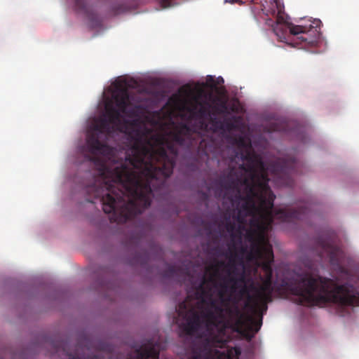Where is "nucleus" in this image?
<instances>
[{
    "instance_id": "f257e3e1",
    "label": "nucleus",
    "mask_w": 359,
    "mask_h": 359,
    "mask_svg": "<svg viewBox=\"0 0 359 359\" xmlns=\"http://www.w3.org/2000/svg\"><path fill=\"white\" fill-rule=\"evenodd\" d=\"M112 97L116 107L107 105L106 114L95 121L87 136L88 149L94 156L90 159L98 170L86 192L100 199L111 222L123 224L150 206L153 189L163 187L172 175L178 156L177 146L208 156L212 142L182 122L174 125L170 139L147 128L136 129L130 134L131 147L124 160L116 161V150L107 141L121 130V114L135 113L128 109L130 95L126 80L117 82Z\"/></svg>"
},
{
    "instance_id": "f03ea898",
    "label": "nucleus",
    "mask_w": 359,
    "mask_h": 359,
    "mask_svg": "<svg viewBox=\"0 0 359 359\" xmlns=\"http://www.w3.org/2000/svg\"><path fill=\"white\" fill-rule=\"evenodd\" d=\"M255 217L252 229L246 238L250 243L248 259L255 260L264 272L259 275L260 283L246 278L244 271L239 273L234 261L235 253L231 251L227 262L217 260L212 266L214 272L209 277L202 276L198 284L192 281L187 269L169 266L163 277L184 282L189 279L192 284L186 299L179 304L178 315L184 322L180 328L189 336L197 335L205 327L210 331L218 328H231L245 333L250 341L261 328L262 316L272 301L273 252L272 245L264 232L269 225L270 217Z\"/></svg>"
},
{
    "instance_id": "7ed1b4c3",
    "label": "nucleus",
    "mask_w": 359,
    "mask_h": 359,
    "mask_svg": "<svg viewBox=\"0 0 359 359\" xmlns=\"http://www.w3.org/2000/svg\"><path fill=\"white\" fill-rule=\"evenodd\" d=\"M241 158L243 163L238 168L229 167L219 179L220 185L226 191L235 192V196L231 199L238 210L236 221L239 223L237 226L234 222L229 219L225 222V229L232 238L236 237L238 232L241 238V230L247 220L250 219V228L252 229L251 221L255 217L264 216V213L270 217L269 225L264 234L272 228L274 220L283 222H290L297 220H304L311 215V210L305 205L298 209L281 208L275 210L273 201L276 196L269 186V178L266 165L259 155L255 153L251 148L241 153ZM247 240V238H245Z\"/></svg>"
},
{
    "instance_id": "20e7f679",
    "label": "nucleus",
    "mask_w": 359,
    "mask_h": 359,
    "mask_svg": "<svg viewBox=\"0 0 359 359\" xmlns=\"http://www.w3.org/2000/svg\"><path fill=\"white\" fill-rule=\"evenodd\" d=\"M297 304L306 306H334L339 316L351 314L359 306V291L348 283L338 284L334 280L319 275H306L290 287Z\"/></svg>"
},
{
    "instance_id": "39448f33",
    "label": "nucleus",
    "mask_w": 359,
    "mask_h": 359,
    "mask_svg": "<svg viewBox=\"0 0 359 359\" xmlns=\"http://www.w3.org/2000/svg\"><path fill=\"white\" fill-rule=\"evenodd\" d=\"M320 20H315L313 24L289 27L290 33L293 36V43L299 48L307 49L315 47L320 38Z\"/></svg>"
},
{
    "instance_id": "423d86ee",
    "label": "nucleus",
    "mask_w": 359,
    "mask_h": 359,
    "mask_svg": "<svg viewBox=\"0 0 359 359\" xmlns=\"http://www.w3.org/2000/svg\"><path fill=\"white\" fill-rule=\"evenodd\" d=\"M300 162L294 158H279L270 166L274 184L278 187H292V175L299 172Z\"/></svg>"
},
{
    "instance_id": "0eeeda50",
    "label": "nucleus",
    "mask_w": 359,
    "mask_h": 359,
    "mask_svg": "<svg viewBox=\"0 0 359 359\" xmlns=\"http://www.w3.org/2000/svg\"><path fill=\"white\" fill-rule=\"evenodd\" d=\"M316 252L321 261L327 260L331 265L339 271L345 272L344 268L341 264V259L344 252L338 247L334 239L331 238H318L316 243Z\"/></svg>"
},
{
    "instance_id": "6e6552de",
    "label": "nucleus",
    "mask_w": 359,
    "mask_h": 359,
    "mask_svg": "<svg viewBox=\"0 0 359 359\" xmlns=\"http://www.w3.org/2000/svg\"><path fill=\"white\" fill-rule=\"evenodd\" d=\"M200 96H196L185 107V109L190 114L192 118L201 119L203 121L209 119L213 130H221L222 126V121L218 119L215 116H212V111H210L211 104L206 100H201Z\"/></svg>"
},
{
    "instance_id": "1a4fd4ad",
    "label": "nucleus",
    "mask_w": 359,
    "mask_h": 359,
    "mask_svg": "<svg viewBox=\"0 0 359 359\" xmlns=\"http://www.w3.org/2000/svg\"><path fill=\"white\" fill-rule=\"evenodd\" d=\"M219 343L216 336L205 337L194 350L191 359H231L230 355L216 348Z\"/></svg>"
},
{
    "instance_id": "9d476101",
    "label": "nucleus",
    "mask_w": 359,
    "mask_h": 359,
    "mask_svg": "<svg viewBox=\"0 0 359 359\" xmlns=\"http://www.w3.org/2000/svg\"><path fill=\"white\" fill-rule=\"evenodd\" d=\"M161 344L154 339L147 340L135 350L137 359H159ZM90 359H104L99 353Z\"/></svg>"
},
{
    "instance_id": "9b49d317",
    "label": "nucleus",
    "mask_w": 359,
    "mask_h": 359,
    "mask_svg": "<svg viewBox=\"0 0 359 359\" xmlns=\"http://www.w3.org/2000/svg\"><path fill=\"white\" fill-rule=\"evenodd\" d=\"M199 95H201L200 98H201L202 93H200L197 96ZM204 97L203 100L208 101L211 104L210 111L212 110V114L214 116L228 113L227 100L226 99L218 96L213 97L211 94H204Z\"/></svg>"
},
{
    "instance_id": "f8f14e48",
    "label": "nucleus",
    "mask_w": 359,
    "mask_h": 359,
    "mask_svg": "<svg viewBox=\"0 0 359 359\" xmlns=\"http://www.w3.org/2000/svg\"><path fill=\"white\" fill-rule=\"evenodd\" d=\"M77 11L83 13L89 20L93 27L101 26L102 21L97 14L93 13L91 7L88 6L86 0H74Z\"/></svg>"
},
{
    "instance_id": "ddd939ff",
    "label": "nucleus",
    "mask_w": 359,
    "mask_h": 359,
    "mask_svg": "<svg viewBox=\"0 0 359 359\" xmlns=\"http://www.w3.org/2000/svg\"><path fill=\"white\" fill-rule=\"evenodd\" d=\"M240 117L233 116L231 118L224 119L222 121V126L221 130L231 132L238 128V123Z\"/></svg>"
},
{
    "instance_id": "4468645a",
    "label": "nucleus",
    "mask_w": 359,
    "mask_h": 359,
    "mask_svg": "<svg viewBox=\"0 0 359 359\" xmlns=\"http://www.w3.org/2000/svg\"><path fill=\"white\" fill-rule=\"evenodd\" d=\"M288 124L287 122L283 121H276L272 122L269 124L267 131L269 133L273 132H283L287 133L288 132Z\"/></svg>"
},
{
    "instance_id": "2eb2a0df",
    "label": "nucleus",
    "mask_w": 359,
    "mask_h": 359,
    "mask_svg": "<svg viewBox=\"0 0 359 359\" xmlns=\"http://www.w3.org/2000/svg\"><path fill=\"white\" fill-rule=\"evenodd\" d=\"M130 10V7L124 4L114 5L111 8V12L113 15H118Z\"/></svg>"
},
{
    "instance_id": "dca6fc26",
    "label": "nucleus",
    "mask_w": 359,
    "mask_h": 359,
    "mask_svg": "<svg viewBox=\"0 0 359 359\" xmlns=\"http://www.w3.org/2000/svg\"><path fill=\"white\" fill-rule=\"evenodd\" d=\"M172 0H160V4L162 8H166L172 6Z\"/></svg>"
},
{
    "instance_id": "f3484780",
    "label": "nucleus",
    "mask_w": 359,
    "mask_h": 359,
    "mask_svg": "<svg viewBox=\"0 0 359 359\" xmlns=\"http://www.w3.org/2000/svg\"><path fill=\"white\" fill-rule=\"evenodd\" d=\"M207 83H208L210 84H213V86H215L214 77L212 76H207Z\"/></svg>"
},
{
    "instance_id": "a211bd4d",
    "label": "nucleus",
    "mask_w": 359,
    "mask_h": 359,
    "mask_svg": "<svg viewBox=\"0 0 359 359\" xmlns=\"http://www.w3.org/2000/svg\"><path fill=\"white\" fill-rule=\"evenodd\" d=\"M101 349L104 351L110 352L111 351V347L109 346L101 344Z\"/></svg>"
},
{
    "instance_id": "6ab92c4d",
    "label": "nucleus",
    "mask_w": 359,
    "mask_h": 359,
    "mask_svg": "<svg viewBox=\"0 0 359 359\" xmlns=\"http://www.w3.org/2000/svg\"><path fill=\"white\" fill-rule=\"evenodd\" d=\"M246 251H247V248L246 247H242L241 248V252L243 253H245Z\"/></svg>"
},
{
    "instance_id": "aec40b11",
    "label": "nucleus",
    "mask_w": 359,
    "mask_h": 359,
    "mask_svg": "<svg viewBox=\"0 0 359 359\" xmlns=\"http://www.w3.org/2000/svg\"><path fill=\"white\" fill-rule=\"evenodd\" d=\"M235 352H236V355H240L241 354V351H240L239 348L235 349Z\"/></svg>"
},
{
    "instance_id": "412c9836",
    "label": "nucleus",
    "mask_w": 359,
    "mask_h": 359,
    "mask_svg": "<svg viewBox=\"0 0 359 359\" xmlns=\"http://www.w3.org/2000/svg\"><path fill=\"white\" fill-rule=\"evenodd\" d=\"M68 359H80V358L78 357H76V356H71Z\"/></svg>"
},
{
    "instance_id": "4be33fe9",
    "label": "nucleus",
    "mask_w": 359,
    "mask_h": 359,
    "mask_svg": "<svg viewBox=\"0 0 359 359\" xmlns=\"http://www.w3.org/2000/svg\"><path fill=\"white\" fill-rule=\"evenodd\" d=\"M221 80L223 81V78H221V79H219V81H221Z\"/></svg>"
},
{
    "instance_id": "5701e85b",
    "label": "nucleus",
    "mask_w": 359,
    "mask_h": 359,
    "mask_svg": "<svg viewBox=\"0 0 359 359\" xmlns=\"http://www.w3.org/2000/svg\"><path fill=\"white\" fill-rule=\"evenodd\" d=\"M221 80L223 81V78H221V79H219V81H221Z\"/></svg>"
}]
</instances>
